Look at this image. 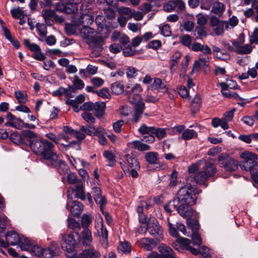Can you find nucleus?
<instances>
[{
    "mask_svg": "<svg viewBox=\"0 0 258 258\" xmlns=\"http://www.w3.org/2000/svg\"><path fill=\"white\" fill-rule=\"evenodd\" d=\"M199 194L197 187L190 184H186L179 189L172 203L174 208L182 217L192 216L191 206L196 204Z\"/></svg>",
    "mask_w": 258,
    "mask_h": 258,
    "instance_id": "f257e3e1",
    "label": "nucleus"
},
{
    "mask_svg": "<svg viewBox=\"0 0 258 258\" xmlns=\"http://www.w3.org/2000/svg\"><path fill=\"white\" fill-rule=\"evenodd\" d=\"M63 241L61 245L68 257L72 258L76 254V246L81 242V235L78 232L62 235Z\"/></svg>",
    "mask_w": 258,
    "mask_h": 258,
    "instance_id": "f03ea898",
    "label": "nucleus"
},
{
    "mask_svg": "<svg viewBox=\"0 0 258 258\" xmlns=\"http://www.w3.org/2000/svg\"><path fill=\"white\" fill-rule=\"evenodd\" d=\"M29 146L36 155L42 156L47 151L54 148V145L46 140L37 139L29 141Z\"/></svg>",
    "mask_w": 258,
    "mask_h": 258,
    "instance_id": "7ed1b4c3",
    "label": "nucleus"
},
{
    "mask_svg": "<svg viewBox=\"0 0 258 258\" xmlns=\"http://www.w3.org/2000/svg\"><path fill=\"white\" fill-rule=\"evenodd\" d=\"M218 162L220 166L227 171L233 172L238 169V162L227 154H220L218 157Z\"/></svg>",
    "mask_w": 258,
    "mask_h": 258,
    "instance_id": "20e7f679",
    "label": "nucleus"
},
{
    "mask_svg": "<svg viewBox=\"0 0 258 258\" xmlns=\"http://www.w3.org/2000/svg\"><path fill=\"white\" fill-rule=\"evenodd\" d=\"M240 157L243 159L240 167L245 171L258 168L257 156L255 154L249 152H244L241 153Z\"/></svg>",
    "mask_w": 258,
    "mask_h": 258,
    "instance_id": "39448f33",
    "label": "nucleus"
},
{
    "mask_svg": "<svg viewBox=\"0 0 258 258\" xmlns=\"http://www.w3.org/2000/svg\"><path fill=\"white\" fill-rule=\"evenodd\" d=\"M146 230L157 241H160L163 239V230L155 218H151L146 225Z\"/></svg>",
    "mask_w": 258,
    "mask_h": 258,
    "instance_id": "423d86ee",
    "label": "nucleus"
},
{
    "mask_svg": "<svg viewBox=\"0 0 258 258\" xmlns=\"http://www.w3.org/2000/svg\"><path fill=\"white\" fill-rule=\"evenodd\" d=\"M56 248V247L53 245H51V247L46 249H43L38 245H32L29 251L33 255L39 257L43 256L45 258H52L57 253Z\"/></svg>",
    "mask_w": 258,
    "mask_h": 258,
    "instance_id": "0eeeda50",
    "label": "nucleus"
},
{
    "mask_svg": "<svg viewBox=\"0 0 258 258\" xmlns=\"http://www.w3.org/2000/svg\"><path fill=\"white\" fill-rule=\"evenodd\" d=\"M142 91L141 86L139 84H136L133 87L127 86V89L125 91V94L127 96L128 101L132 104H135L138 102L142 101V97L140 93Z\"/></svg>",
    "mask_w": 258,
    "mask_h": 258,
    "instance_id": "6e6552de",
    "label": "nucleus"
},
{
    "mask_svg": "<svg viewBox=\"0 0 258 258\" xmlns=\"http://www.w3.org/2000/svg\"><path fill=\"white\" fill-rule=\"evenodd\" d=\"M40 160L49 167H56L60 156L51 148L47 151L42 156Z\"/></svg>",
    "mask_w": 258,
    "mask_h": 258,
    "instance_id": "1a4fd4ad",
    "label": "nucleus"
},
{
    "mask_svg": "<svg viewBox=\"0 0 258 258\" xmlns=\"http://www.w3.org/2000/svg\"><path fill=\"white\" fill-rule=\"evenodd\" d=\"M95 228L97 230V232H94V235L100 237V242L102 246L104 248H107L108 246V232L106 229L104 228L102 221H95Z\"/></svg>",
    "mask_w": 258,
    "mask_h": 258,
    "instance_id": "9d476101",
    "label": "nucleus"
},
{
    "mask_svg": "<svg viewBox=\"0 0 258 258\" xmlns=\"http://www.w3.org/2000/svg\"><path fill=\"white\" fill-rule=\"evenodd\" d=\"M81 2L82 0H68V2L66 4H56L55 9L58 11L73 14L78 11V5Z\"/></svg>",
    "mask_w": 258,
    "mask_h": 258,
    "instance_id": "9b49d317",
    "label": "nucleus"
},
{
    "mask_svg": "<svg viewBox=\"0 0 258 258\" xmlns=\"http://www.w3.org/2000/svg\"><path fill=\"white\" fill-rule=\"evenodd\" d=\"M185 8V4L182 0H170L163 5V9L167 12L175 10L179 13L183 12Z\"/></svg>",
    "mask_w": 258,
    "mask_h": 258,
    "instance_id": "f8f14e48",
    "label": "nucleus"
},
{
    "mask_svg": "<svg viewBox=\"0 0 258 258\" xmlns=\"http://www.w3.org/2000/svg\"><path fill=\"white\" fill-rule=\"evenodd\" d=\"M91 192L96 203L99 205L100 210L102 211L107 203V200L105 197L101 195V189L99 187L94 186L92 188Z\"/></svg>",
    "mask_w": 258,
    "mask_h": 258,
    "instance_id": "ddd939ff",
    "label": "nucleus"
},
{
    "mask_svg": "<svg viewBox=\"0 0 258 258\" xmlns=\"http://www.w3.org/2000/svg\"><path fill=\"white\" fill-rule=\"evenodd\" d=\"M145 108V104L143 101L138 102L135 104L132 118L134 123H137L141 120Z\"/></svg>",
    "mask_w": 258,
    "mask_h": 258,
    "instance_id": "4468645a",
    "label": "nucleus"
},
{
    "mask_svg": "<svg viewBox=\"0 0 258 258\" xmlns=\"http://www.w3.org/2000/svg\"><path fill=\"white\" fill-rule=\"evenodd\" d=\"M90 10L91 8L89 7V5L84 4L81 5L80 8L81 15L79 18V21L81 23L85 24V21L88 20V22L87 23V24H91L92 23L93 18L89 14Z\"/></svg>",
    "mask_w": 258,
    "mask_h": 258,
    "instance_id": "2eb2a0df",
    "label": "nucleus"
},
{
    "mask_svg": "<svg viewBox=\"0 0 258 258\" xmlns=\"http://www.w3.org/2000/svg\"><path fill=\"white\" fill-rule=\"evenodd\" d=\"M160 258H177L175 252L167 245L161 243L158 247Z\"/></svg>",
    "mask_w": 258,
    "mask_h": 258,
    "instance_id": "dca6fc26",
    "label": "nucleus"
},
{
    "mask_svg": "<svg viewBox=\"0 0 258 258\" xmlns=\"http://www.w3.org/2000/svg\"><path fill=\"white\" fill-rule=\"evenodd\" d=\"M210 61L209 56H204L200 54L198 60H195L191 72H198L202 67H208Z\"/></svg>",
    "mask_w": 258,
    "mask_h": 258,
    "instance_id": "f3484780",
    "label": "nucleus"
},
{
    "mask_svg": "<svg viewBox=\"0 0 258 258\" xmlns=\"http://www.w3.org/2000/svg\"><path fill=\"white\" fill-rule=\"evenodd\" d=\"M178 242L182 245V249H185L189 251L192 254L197 255L200 253V249L198 250L192 247L190 245L191 241L186 238L180 237L177 239Z\"/></svg>",
    "mask_w": 258,
    "mask_h": 258,
    "instance_id": "a211bd4d",
    "label": "nucleus"
},
{
    "mask_svg": "<svg viewBox=\"0 0 258 258\" xmlns=\"http://www.w3.org/2000/svg\"><path fill=\"white\" fill-rule=\"evenodd\" d=\"M6 241L8 244V247L9 245H16L18 244L20 241V237L19 234L15 231H9L8 232L6 235Z\"/></svg>",
    "mask_w": 258,
    "mask_h": 258,
    "instance_id": "6ab92c4d",
    "label": "nucleus"
},
{
    "mask_svg": "<svg viewBox=\"0 0 258 258\" xmlns=\"http://www.w3.org/2000/svg\"><path fill=\"white\" fill-rule=\"evenodd\" d=\"M106 107L105 103L104 102H96L94 103L93 112L95 116L98 118L102 116L105 113Z\"/></svg>",
    "mask_w": 258,
    "mask_h": 258,
    "instance_id": "aec40b11",
    "label": "nucleus"
},
{
    "mask_svg": "<svg viewBox=\"0 0 258 258\" xmlns=\"http://www.w3.org/2000/svg\"><path fill=\"white\" fill-rule=\"evenodd\" d=\"M213 176V172H211V173H209L207 174L203 171H200L195 173L194 179L197 183L203 184L209 177Z\"/></svg>",
    "mask_w": 258,
    "mask_h": 258,
    "instance_id": "412c9836",
    "label": "nucleus"
},
{
    "mask_svg": "<svg viewBox=\"0 0 258 258\" xmlns=\"http://www.w3.org/2000/svg\"><path fill=\"white\" fill-rule=\"evenodd\" d=\"M82 237L81 242L83 245L89 246L92 242V237L91 231L88 228L83 229L82 232Z\"/></svg>",
    "mask_w": 258,
    "mask_h": 258,
    "instance_id": "4be33fe9",
    "label": "nucleus"
},
{
    "mask_svg": "<svg viewBox=\"0 0 258 258\" xmlns=\"http://www.w3.org/2000/svg\"><path fill=\"white\" fill-rule=\"evenodd\" d=\"M83 210V205L78 201H73L71 205L70 212L72 215L75 217H79Z\"/></svg>",
    "mask_w": 258,
    "mask_h": 258,
    "instance_id": "5701e85b",
    "label": "nucleus"
},
{
    "mask_svg": "<svg viewBox=\"0 0 258 258\" xmlns=\"http://www.w3.org/2000/svg\"><path fill=\"white\" fill-rule=\"evenodd\" d=\"M153 133L152 136H150V141L151 142H153L155 140L154 136H155L158 139L161 140L164 138L166 135V131L165 128H159V127H153Z\"/></svg>",
    "mask_w": 258,
    "mask_h": 258,
    "instance_id": "b1692460",
    "label": "nucleus"
},
{
    "mask_svg": "<svg viewBox=\"0 0 258 258\" xmlns=\"http://www.w3.org/2000/svg\"><path fill=\"white\" fill-rule=\"evenodd\" d=\"M89 43L92 44L98 50H101L103 49L104 40L100 36L94 35L90 39Z\"/></svg>",
    "mask_w": 258,
    "mask_h": 258,
    "instance_id": "393cba45",
    "label": "nucleus"
},
{
    "mask_svg": "<svg viewBox=\"0 0 258 258\" xmlns=\"http://www.w3.org/2000/svg\"><path fill=\"white\" fill-rule=\"evenodd\" d=\"M73 190L76 192V198L80 199L82 200H85L86 199V196L82 181L77 182V185H75Z\"/></svg>",
    "mask_w": 258,
    "mask_h": 258,
    "instance_id": "a878e982",
    "label": "nucleus"
},
{
    "mask_svg": "<svg viewBox=\"0 0 258 258\" xmlns=\"http://www.w3.org/2000/svg\"><path fill=\"white\" fill-rule=\"evenodd\" d=\"M53 168H55L60 174H67L70 170L69 167L66 162L60 158L58 161L56 167Z\"/></svg>",
    "mask_w": 258,
    "mask_h": 258,
    "instance_id": "bb28decb",
    "label": "nucleus"
},
{
    "mask_svg": "<svg viewBox=\"0 0 258 258\" xmlns=\"http://www.w3.org/2000/svg\"><path fill=\"white\" fill-rule=\"evenodd\" d=\"M128 146L131 148L137 149L139 151L149 150L150 147L147 144H144L139 141H135L128 144Z\"/></svg>",
    "mask_w": 258,
    "mask_h": 258,
    "instance_id": "cd10ccee",
    "label": "nucleus"
},
{
    "mask_svg": "<svg viewBox=\"0 0 258 258\" xmlns=\"http://www.w3.org/2000/svg\"><path fill=\"white\" fill-rule=\"evenodd\" d=\"M42 15L44 19H53L58 22H61L62 20V19L56 15L55 12L52 10H43Z\"/></svg>",
    "mask_w": 258,
    "mask_h": 258,
    "instance_id": "c85d7f7f",
    "label": "nucleus"
},
{
    "mask_svg": "<svg viewBox=\"0 0 258 258\" xmlns=\"http://www.w3.org/2000/svg\"><path fill=\"white\" fill-rule=\"evenodd\" d=\"M225 10L224 5L219 2H215L213 3L211 12L218 16H221Z\"/></svg>",
    "mask_w": 258,
    "mask_h": 258,
    "instance_id": "c756f323",
    "label": "nucleus"
},
{
    "mask_svg": "<svg viewBox=\"0 0 258 258\" xmlns=\"http://www.w3.org/2000/svg\"><path fill=\"white\" fill-rule=\"evenodd\" d=\"M111 90L114 94L119 95L123 92L124 86L122 82L117 81L111 84Z\"/></svg>",
    "mask_w": 258,
    "mask_h": 258,
    "instance_id": "7c9ffc66",
    "label": "nucleus"
},
{
    "mask_svg": "<svg viewBox=\"0 0 258 258\" xmlns=\"http://www.w3.org/2000/svg\"><path fill=\"white\" fill-rule=\"evenodd\" d=\"M252 44H250L249 42V44L243 45H241L240 47H239L238 48V50L237 53L241 55L250 54L252 52L253 48L254 47V46H252Z\"/></svg>",
    "mask_w": 258,
    "mask_h": 258,
    "instance_id": "2f4dec72",
    "label": "nucleus"
},
{
    "mask_svg": "<svg viewBox=\"0 0 258 258\" xmlns=\"http://www.w3.org/2000/svg\"><path fill=\"white\" fill-rule=\"evenodd\" d=\"M197 137L198 133L192 129L187 128L183 131L182 134V139L184 140H189L197 138Z\"/></svg>",
    "mask_w": 258,
    "mask_h": 258,
    "instance_id": "473e14b6",
    "label": "nucleus"
},
{
    "mask_svg": "<svg viewBox=\"0 0 258 258\" xmlns=\"http://www.w3.org/2000/svg\"><path fill=\"white\" fill-rule=\"evenodd\" d=\"M125 160L127 161L130 167L131 168L140 169V165L137 159L127 154L125 156Z\"/></svg>",
    "mask_w": 258,
    "mask_h": 258,
    "instance_id": "72a5a7b5",
    "label": "nucleus"
},
{
    "mask_svg": "<svg viewBox=\"0 0 258 258\" xmlns=\"http://www.w3.org/2000/svg\"><path fill=\"white\" fill-rule=\"evenodd\" d=\"M158 156V153L156 152H150L146 153L145 157L147 162L149 164H154L157 163Z\"/></svg>",
    "mask_w": 258,
    "mask_h": 258,
    "instance_id": "f704fd0d",
    "label": "nucleus"
},
{
    "mask_svg": "<svg viewBox=\"0 0 258 258\" xmlns=\"http://www.w3.org/2000/svg\"><path fill=\"white\" fill-rule=\"evenodd\" d=\"M201 104L200 96L197 94L191 102V110L192 113H196L199 109Z\"/></svg>",
    "mask_w": 258,
    "mask_h": 258,
    "instance_id": "c9c22d12",
    "label": "nucleus"
},
{
    "mask_svg": "<svg viewBox=\"0 0 258 258\" xmlns=\"http://www.w3.org/2000/svg\"><path fill=\"white\" fill-rule=\"evenodd\" d=\"M23 250L30 251L32 244L27 237H22L18 244Z\"/></svg>",
    "mask_w": 258,
    "mask_h": 258,
    "instance_id": "e433bc0d",
    "label": "nucleus"
},
{
    "mask_svg": "<svg viewBox=\"0 0 258 258\" xmlns=\"http://www.w3.org/2000/svg\"><path fill=\"white\" fill-rule=\"evenodd\" d=\"M24 44L26 47L29 48L31 51H32L34 53L41 51V48L38 45L35 43H31L30 39H25L24 40Z\"/></svg>",
    "mask_w": 258,
    "mask_h": 258,
    "instance_id": "4c0bfd02",
    "label": "nucleus"
},
{
    "mask_svg": "<svg viewBox=\"0 0 258 258\" xmlns=\"http://www.w3.org/2000/svg\"><path fill=\"white\" fill-rule=\"evenodd\" d=\"M94 29L89 27H84L81 30V35L83 38L89 41L94 35Z\"/></svg>",
    "mask_w": 258,
    "mask_h": 258,
    "instance_id": "58836bf2",
    "label": "nucleus"
},
{
    "mask_svg": "<svg viewBox=\"0 0 258 258\" xmlns=\"http://www.w3.org/2000/svg\"><path fill=\"white\" fill-rule=\"evenodd\" d=\"M228 27V24L227 22L223 21L215 26V28L213 29V31L216 35H220L223 33L224 28L227 29Z\"/></svg>",
    "mask_w": 258,
    "mask_h": 258,
    "instance_id": "ea45409f",
    "label": "nucleus"
},
{
    "mask_svg": "<svg viewBox=\"0 0 258 258\" xmlns=\"http://www.w3.org/2000/svg\"><path fill=\"white\" fill-rule=\"evenodd\" d=\"M97 30L98 33L102 38H107L111 32L110 27L106 25H104L103 26H101L99 28H97Z\"/></svg>",
    "mask_w": 258,
    "mask_h": 258,
    "instance_id": "a19ab883",
    "label": "nucleus"
},
{
    "mask_svg": "<svg viewBox=\"0 0 258 258\" xmlns=\"http://www.w3.org/2000/svg\"><path fill=\"white\" fill-rule=\"evenodd\" d=\"M122 54L125 57H131L136 54V50L132 46L128 45L122 48Z\"/></svg>",
    "mask_w": 258,
    "mask_h": 258,
    "instance_id": "79ce46f5",
    "label": "nucleus"
},
{
    "mask_svg": "<svg viewBox=\"0 0 258 258\" xmlns=\"http://www.w3.org/2000/svg\"><path fill=\"white\" fill-rule=\"evenodd\" d=\"M187 225L190 229H191L192 232H197L200 228L199 222L197 220L194 219H187L186 220Z\"/></svg>",
    "mask_w": 258,
    "mask_h": 258,
    "instance_id": "37998d69",
    "label": "nucleus"
},
{
    "mask_svg": "<svg viewBox=\"0 0 258 258\" xmlns=\"http://www.w3.org/2000/svg\"><path fill=\"white\" fill-rule=\"evenodd\" d=\"M15 95L20 104H24L28 101V96L26 93L18 91L15 92Z\"/></svg>",
    "mask_w": 258,
    "mask_h": 258,
    "instance_id": "c03bdc74",
    "label": "nucleus"
},
{
    "mask_svg": "<svg viewBox=\"0 0 258 258\" xmlns=\"http://www.w3.org/2000/svg\"><path fill=\"white\" fill-rule=\"evenodd\" d=\"M93 217L91 215L84 214L81 218V224L84 229L88 228L89 225L92 223Z\"/></svg>",
    "mask_w": 258,
    "mask_h": 258,
    "instance_id": "a18cd8bd",
    "label": "nucleus"
},
{
    "mask_svg": "<svg viewBox=\"0 0 258 258\" xmlns=\"http://www.w3.org/2000/svg\"><path fill=\"white\" fill-rule=\"evenodd\" d=\"M154 243V239L151 238L145 237L141 239V244L144 248L147 250L151 249V245Z\"/></svg>",
    "mask_w": 258,
    "mask_h": 258,
    "instance_id": "49530a36",
    "label": "nucleus"
},
{
    "mask_svg": "<svg viewBox=\"0 0 258 258\" xmlns=\"http://www.w3.org/2000/svg\"><path fill=\"white\" fill-rule=\"evenodd\" d=\"M11 14L12 17L15 19L20 18L21 17L26 16V14L20 8L13 9L11 10Z\"/></svg>",
    "mask_w": 258,
    "mask_h": 258,
    "instance_id": "de8ad7c7",
    "label": "nucleus"
},
{
    "mask_svg": "<svg viewBox=\"0 0 258 258\" xmlns=\"http://www.w3.org/2000/svg\"><path fill=\"white\" fill-rule=\"evenodd\" d=\"M154 126H148L143 124L138 129L139 133L141 135H150L152 136Z\"/></svg>",
    "mask_w": 258,
    "mask_h": 258,
    "instance_id": "09e8293b",
    "label": "nucleus"
},
{
    "mask_svg": "<svg viewBox=\"0 0 258 258\" xmlns=\"http://www.w3.org/2000/svg\"><path fill=\"white\" fill-rule=\"evenodd\" d=\"M118 250L123 253L129 252L131 250V245L127 241L120 242Z\"/></svg>",
    "mask_w": 258,
    "mask_h": 258,
    "instance_id": "8fccbe9b",
    "label": "nucleus"
},
{
    "mask_svg": "<svg viewBox=\"0 0 258 258\" xmlns=\"http://www.w3.org/2000/svg\"><path fill=\"white\" fill-rule=\"evenodd\" d=\"M203 172H205L207 174L208 173H211L213 172V175L216 172L217 169L215 165L210 162H206L203 168Z\"/></svg>",
    "mask_w": 258,
    "mask_h": 258,
    "instance_id": "3c124183",
    "label": "nucleus"
},
{
    "mask_svg": "<svg viewBox=\"0 0 258 258\" xmlns=\"http://www.w3.org/2000/svg\"><path fill=\"white\" fill-rule=\"evenodd\" d=\"M22 137L24 139V142H25V138H28L29 142L30 140H36L37 138V135L33 132L30 130H24L22 132Z\"/></svg>",
    "mask_w": 258,
    "mask_h": 258,
    "instance_id": "603ef678",
    "label": "nucleus"
},
{
    "mask_svg": "<svg viewBox=\"0 0 258 258\" xmlns=\"http://www.w3.org/2000/svg\"><path fill=\"white\" fill-rule=\"evenodd\" d=\"M68 226L73 230V232H78L81 229L80 223L74 219H70L68 220Z\"/></svg>",
    "mask_w": 258,
    "mask_h": 258,
    "instance_id": "864d4df0",
    "label": "nucleus"
},
{
    "mask_svg": "<svg viewBox=\"0 0 258 258\" xmlns=\"http://www.w3.org/2000/svg\"><path fill=\"white\" fill-rule=\"evenodd\" d=\"M153 87L154 89H161L163 92H166L167 90L165 85L162 82V80L159 78H155L153 83Z\"/></svg>",
    "mask_w": 258,
    "mask_h": 258,
    "instance_id": "5fc2aeb1",
    "label": "nucleus"
},
{
    "mask_svg": "<svg viewBox=\"0 0 258 258\" xmlns=\"http://www.w3.org/2000/svg\"><path fill=\"white\" fill-rule=\"evenodd\" d=\"M37 30L38 31V34L41 37H45L47 34V29L44 24L38 23L36 25Z\"/></svg>",
    "mask_w": 258,
    "mask_h": 258,
    "instance_id": "6e6d98bb",
    "label": "nucleus"
},
{
    "mask_svg": "<svg viewBox=\"0 0 258 258\" xmlns=\"http://www.w3.org/2000/svg\"><path fill=\"white\" fill-rule=\"evenodd\" d=\"M177 176L178 172L175 170H173L170 175V182L169 183V186L170 187H174L177 185L178 182L177 179Z\"/></svg>",
    "mask_w": 258,
    "mask_h": 258,
    "instance_id": "4d7b16f0",
    "label": "nucleus"
},
{
    "mask_svg": "<svg viewBox=\"0 0 258 258\" xmlns=\"http://www.w3.org/2000/svg\"><path fill=\"white\" fill-rule=\"evenodd\" d=\"M167 220H168V226L169 233H170V234L172 237L177 238V239L178 238H180V237L179 236V234L176 229H177L176 227H175L173 226V225L170 223L169 218L167 219Z\"/></svg>",
    "mask_w": 258,
    "mask_h": 258,
    "instance_id": "13d9d810",
    "label": "nucleus"
},
{
    "mask_svg": "<svg viewBox=\"0 0 258 258\" xmlns=\"http://www.w3.org/2000/svg\"><path fill=\"white\" fill-rule=\"evenodd\" d=\"M139 71L133 67H128L126 70V74L128 78H134L138 74Z\"/></svg>",
    "mask_w": 258,
    "mask_h": 258,
    "instance_id": "bf43d9fd",
    "label": "nucleus"
},
{
    "mask_svg": "<svg viewBox=\"0 0 258 258\" xmlns=\"http://www.w3.org/2000/svg\"><path fill=\"white\" fill-rule=\"evenodd\" d=\"M192 244L195 245L200 246L202 243V239L201 236L197 232H192L191 234Z\"/></svg>",
    "mask_w": 258,
    "mask_h": 258,
    "instance_id": "052dcab7",
    "label": "nucleus"
},
{
    "mask_svg": "<svg viewBox=\"0 0 258 258\" xmlns=\"http://www.w3.org/2000/svg\"><path fill=\"white\" fill-rule=\"evenodd\" d=\"M10 140L14 143H23L24 139L18 132L12 134L10 136Z\"/></svg>",
    "mask_w": 258,
    "mask_h": 258,
    "instance_id": "680f3d73",
    "label": "nucleus"
},
{
    "mask_svg": "<svg viewBox=\"0 0 258 258\" xmlns=\"http://www.w3.org/2000/svg\"><path fill=\"white\" fill-rule=\"evenodd\" d=\"M180 42L184 46L189 47L191 44V38L187 34L183 35L180 37Z\"/></svg>",
    "mask_w": 258,
    "mask_h": 258,
    "instance_id": "e2e57ef3",
    "label": "nucleus"
},
{
    "mask_svg": "<svg viewBox=\"0 0 258 258\" xmlns=\"http://www.w3.org/2000/svg\"><path fill=\"white\" fill-rule=\"evenodd\" d=\"M250 44H258V27H255L249 36Z\"/></svg>",
    "mask_w": 258,
    "mask_h": 258,
    "instance_id": "0e129e2a",
    "label": "nucleus"
},
{
    "mask_svg": "<svg viewBox=\"0 0 258 258\" xmlns=\"http://www.w3.org/2000/svg\"><path fill=\"white\" fill-rule=\"evenodd\" d=\"M96 94L99 96L104 99H110L111 95L108 91V89L103 88L102 89L96 91Z\"/></svg>",
    "mask_w": 258,
    "mask_h": 258,
    "instance_id": "69168bd1",
    "label": "nucleus"
},
{
    "mask_svg": "<svg viewBox=\"0 0 258 258\" xmlns=\"http://www.w3.org/2000/svg\"><path fill=\"white\" fill-rule=\"evenodd\" d=\"M74 86L77 89H82L84 87V83L83 81L80 79L77 76L74 77V81H73Z\"/></svg>",
    "mask_w": 258,
    "mask_h": 258,
    "instance_id": "338daca9",
    "label": "nucleus"
},
{
    "mask_svg": "<svg viewBox=\"0 0 258 258\" xmlns=\"http://www.w3.org/2000/svg\"><path fill=\"white\" fill-rule=\"evenodd\" d=\"M81 116L88 123H93L95 122L96 119L91 113L86 112H83Z\"/></svg>",
    "mask_w": 258,
    "mask_h": 258,
    "instance_id": "774afa93",
    "label": "nucleus"
}]
</instances>
